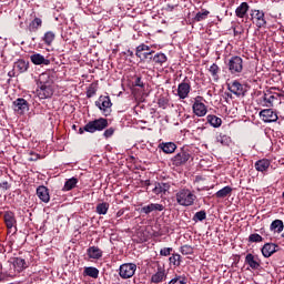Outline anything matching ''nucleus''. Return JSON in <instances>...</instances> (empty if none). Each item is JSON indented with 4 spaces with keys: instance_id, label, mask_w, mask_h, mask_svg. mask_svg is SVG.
Returning a JSON list of instances; mask_svg holds the SVG:
<instances>
[{
    "instance_id": "obj_1",
    "label": "nucleus",
    "mask_w": 284,
    "mask_h": 284,
    "mask_svg": "<svg viewBox=\"0 0 284 284\" xmlns=\"http://www.w3.org/2000/svg\"><path fill=\"white\" fill-rule=\"evenodd\" d=\"M176 202L179 205L183 207H190V205H194V201H196V195L192 193L189 189H181L175 194Z\"/></svg>"
},
{
    "instance_id": "obj_20",
    "label": "nucleus",
    "mask_w": 284,
    "mask_h": 284,
    "mask_svg": "<svg viewBox=\"0 0 284 284\" xmlns=\"http://www.w3.org/2000/svg\"><path fill=\"white\" fill-rule=\"evenodd\" d=\"M169 191H170V183H163V182L156 183L153 189V193L158 195L168 194Z\"/></svg>"
},
{
    "instance_id": "obj_17",
    "label": "nucleus",
    "mask_w": 284,
    "mask_h": 284,
    "mask_svg": "<svg viewBox=\"0 0 284 284\" xmlns=\"http://www.w3.org/2000/svg\"><path fill=\"white\" fill-rule=\"evenodd\" d=\"M6 226L9 230H12L17 225V217L14 216V213L12 211H7L3 215Z\"/></svg>"
},
{
    "instance_id": "obj_40",
    "label": "nucleus",
    "mask_w": 284,
    "mask_h": 284,
    "mask_svg": "<svg viewBox=\"0 0 284 284\" xmlns=\"http://www.w3.org/2000/svg\"><path fill=\"white\" fill-rule=\"evenodd\" d=\"M152 59L154 63H158L159 65H163V63L168 61V57L165 55V53H158Z\"/></svg>"
},
{
    "instance_id": "obj_21",
    "label": "nucleus",
    "mask_w": 284,
    "mask_h": 284,
    "mask_svg": "<svg viewBox=\"0 0 284 284\" xmlns=\"http://www.w3.org/2000/svg\"><path fill=\"white\" fill-rule=\"evenodd\" d=\"M13 68L18 72H20V74H23V72H28V69L30 68V62L26 60H18L17 62H14Z\"/></svg>"
},
{
    "instance_id": "obj_35",
    "label": "nucleus",
    "mask_w": 284,
    "mask_h": 284,
    "mask_svg": "<svg viewBox=\"0 0 284 284\" xmlns=\"http://www.w3.org/2000/svg\"><path fill=\"white\" fill-rule=\"evenodd\" d=\"M230 194H232L231 186H224L222 190L215 193V196L216 199H225L226 196H230Z\"/></svg>"
},
{
    "instance_id": "obj_52",
    "label": "nucleus",
    "mask_w": 284,
    "mask_h": 284,
    "mask_svg": "<svg viewBox=\"0 0 284 284\" xmlns=\"http://www.w3.org/2000/svg\"><path fill=\"white\" fill-rule=\"evenodd\" d=\"M0 187H1L2 190H10V185L8 184V182H2V183H0Z\"/></svg>"
},
{
    "instance_id": "obj_9",
    "label": "nucleus",
    "mask_w": 284,
    "mask_h": 284,
    "mask_svg": "<svg viewBox=\"0 0 284 284\" xmlns=\"http://www.w3.org/2000/svg\"><path fill=\"white\" fill-rule=\"evenodd\" d=\"M260 116L264 123H274L278 121V115L272 109H264L260 112Z\"/></svg>"
},
{
    "instance_id": "obj_39",
    "label": "nucleus",
    "mask_w": 284,
    "mask_h": 284,
    "mask_svg": "<svg viewBox=\"0 0 284 284\" xmlns=\"http://www.w3.org/2000/svg\"><path fill=\"white\" fill-rule=\"evenodd\" d=\"M55 34L52 31H48L44 33L43 41L45 45H52V41H54Z\"/></svg>"
},
{
    "instance_id": "obj_19",
    "label": "nucleus",
    "mask_w": 284,
    "mask_h": 284,
    "mask_svg": "<svg viewBox=\"0 0 284 284\" xmlns=\"http://www.w3.org/2000/svg\"><path fill=\"white\" fill-rule=\"evenodd\" d=\"M30 59L34 65H50V60L45 59V57L41 55V53H34L30 57Z\"/></svg>"
},
{
    "instance_id": "obj_30",
    "label": "nucleus",
    "mask_w": 284,
    "mask_h": 284,
    "mask_svg": "<svg viewBox=\"0 0 284 284\" xmlns=\"http://www.w3.org/2000/svg\"><path fill=\"white\" fill-rule=\"evenodd\" d=\"M268 169H270L268 160L263 159L255 162V170H257V172H266V170Z\"/></svg>"
},
{
    "instance_id": "obj_51",
    "label": "nucleus",
    "mask_w": 284,
    "mask_h": 284,
    "mask_svg": "<svg viewBox=\"0 0 284 284\" xmlns=\"http://www.w3.org/2000/svg\"><path fill=\"white\" fill-rule=\"evenodd\" d=\"M134 85L136 88H143L144 87L143 81L141 80V77L135 78Z\"/></svg>"
},
{
    "instance_id": "obj_42",
    "label": "nucleus",
    "mask_w": 284,
    "mask_h": 284,
    "mask_svg": "<svg viewBox=\"0 0 284 284\" xmlns=\"http://www.w3.org/2000/svg\"><path fill=\"white\" fill-rule=\"evenodd\" d=\"M169 284H187V278L181 276V275H175Z\"/></svg>"
},
{
    "instance_id": "obj_41",
    "label": "nucleus",
    "mask_w": 284,
    "mask_h": 284,
    "mask_svg": "<svg viewBox=\"0 0 284 284\" xmlns=\"http://www.w3.org/2000/svg\"><path fill=\"white\" fill-rule=\"evenodd\" d=\"M169 261L170 263H172V265H175V267H179V265H181V255L179 253H174L169 258Z\"/></svg>"
},
{
    "instance_id": "obj_22",
    "label": "nucleus",
    "mask_w": 284,
    "mask_h": 284,
    "mask_svg": "<svg viewBox=\"0 0 284 284\" xmlns=\"http://www.w3.org/2000/svg\"><path fill=\"white\" fill-rule=\"evenodd\" d=\"M250 10V4L247 2H242L235 10L236 17L239 19H244L245 16L247 14V11Z\"/></svg>"
},
{
    "instance_id": "obj_26",
    "label": "nucleus",
    "mask_w": 284,
    "mask_h": 284,
    "mask_svg": "<svg viewBox=\"0 0 284 284\" xmlns=\"http://www.w3.org/2000/svg\"><path fill=\"white\" fill-rule=\"evenodd\" d=\"M163 281H165V270L158 268V272L151 277V283H163Z\"/></svg>"
},
{
    "instance_id": "obj_27",
    "label": "nucleus",
    "mask_w": 284,
    "mask_h": 284,
    "mask_svg": "<svg viewBox=\"0 0 284 284\" xmlns=\"http://www.w3.org/2000/svg\"><path fill=\"white\" fill-rule=\"evenodd\" d=\"M206 121L207 123H210V125H212V128H221V125L223 124V120L221 118L212 114H209L206 116Z\"/></svg>"
},
{
    "instance_id": "obj_33",
    "label": "nucleus",
    "mask_w": 284,
    "mask_h": 284,
    "mask_svg": "<svg viewBox=\"0 0 284 284\" xmlns=\"http://www.w3.org/2000/svg\"><path fill=\"white\" fill-rule=\"evenodd\" d=\"M77 183H79V180L77 178H71L67 180L63 186V191L70 192V190H74V187H77Z\"/></svg>"
},
{
    "instance_id": "obj_23",
    "label": "nucleus",
    "mask_w": 284,
    "mask_h": 284,
    "mask_svg": "<svg viewBox=\"0 0 284 284\" xmlns=\"http://www.w3.org/2000/svg\"><path fill=\"white\" fill-rule=\"evenodd\" d=\"M87 254L89 258H95L99 260L101 256H103V251L99 248L98 246H90L87 251Z\"/></svg>"
},
{
    "instance_id": "obj_13",
    "label": "nucleus",
    "mask_w": 284,
    "mask_h": 284,
    "mask_svg": "<svg viewBox=\"0 0 284 284\" xmlns=\"http://www.w3.org/2000/svg\"><path fill=\"white\" fill-rule=\"evenodd\" d=\"M227 88L232 94H235V97H245V91L243 90V84H241V82L233 81L227 84Z\"/></svg>"
},
{
    "instance_id": "obj_53",
    "label": "nucleus",
    "mask_w": 284,
    "mask_h": 284,
    "mask_svg": "<svg viewBox=\"0 0 284 284\" xmlns=\"http://www.w3.org/2000/svg\"><path fill=\"white\" fill-rule=\"evenodd\" d=\"M128 54H129V57H134V51L128 50Z\"/></svg>"
},
{
    "instance_id": "obj_28",
    "label": "nucleus",
    "mask_w": 284,
    "mask_h": 284,
    "mask_svg": "<svg viewBox=\"0 0 284 284\" xmlns=\"http://www.w3.org/2000/svg\"><path fill=\"white\" fill-rule=\"evenodd\" d=\"M263 101H264L266 108H272L274 105V101H276V95H274V93L268 91V92L264 93Z\"/></svg>"
},
{
    "instance_id": "obj_25",
    "label": "nucleus",
    "mask_w": 284,
    "mask_h": 284,
    "mask_svg": "<svg viewBox=\"0 0 284 284\" xmlns=\"http://www.w3.org/2000/svg\"><path fill=\"white\" fill-rule=\"evenodd\" d=\"M245 263H247V265H250L252 270H258V267H261V264L258 263V261H256V257H254L252 253H248L246 255Z\"/></svg>"
},
{
    "instance_id": "obj_10",
    "label": "nucleus",
    "mask_w": 284,
    "mask_h": 284,
    "mask_svg": "<svg viewBox=\"0 0 284 284\" xmlns=\"http://www.w3.org/2000/svg\"><path fill=\"white\" fill-rule=\"evenodd\" d=\"M191 156L190 151L182 150L172 159L173 165H176L178 168L179 165H184V163L190 161Z\"/></svg>"
},
{
    "instance_id": "obj_47",
    "label": "nucleus",
    "mask_w": 284,
    "mask_h": 284,
    "mask_svg": "<svg viewBox=\"0 0 284 284\" xmlns=\"http://www.w3.org/2000/svg\"><path fill=\"white\" fill-rule=\"evenodd\" d=\"M193 252H194V250L190 245H184L181 247V254H183L184 256H187V255L192 254Z\"/></svg>"
},
{
    "instance_id": "obj_31",
    "label": "nucleus",
    "mask_w": 284,
    "mask_h": 284,
    "mask_svg": "<svg viewBox=\"0 0 284 284\" xmlns=\"http://www.w3.org/2000/svg\"><path fill=\"white\" fill-rule=\"evenodd\" d=\"M38 85H52V78H50V73L40 74Z\"/></svg>"
},
{
    "instance_id": "obj_34",
    "label": "nucleus",
    "mask_w": 284,
    "mask_h": 284,
    "mask_svg": "<svg viewBox=\"0 0 284 284\" xmlns=\"http://www.w3.org/2000/svg\"><path fill=\"white\" fill-rule=\"evenodd\" d=\"M84 276H90L91 278H99V268L92 266L85 267Z\"/></svg>"
},
{
    "instance_id": "obj_38",
    "label": "nucleus",
    "mask_w": 284,
    "mask_h": 284,
    "mask_svg": "<svg viewBox=\"0 0 284 284\" xmlns=\"http://www.w3.org/2000/svg\"><path fill=\"white\" fill-rule=\"evenodd\" d=\"M108 210H110V204L103 202L97 205V213L105 215L108 214Z\"/></svg>"
},
{
    "instance_id": "obj_11",
    "label": "nucleus",
    "mask_w": 284,
    "mask_h": 284,
    "mask_svg": "<svg viewBox=\"0 0 284 284\" xmlns=\"http://www.w3.org/2000/svg\"><path fill=\"white\" fill-rule=\"evenodd\" d=\"M28 101L23 98H18L12 102V109L18 114H23L26 111H28Z\"/></svg>"
},
{
    "instance_id": "obj_18",
    "label": "nucleus",
    "mask_w": 284,
    "mask_h": 284,
    "mask_svg": "<svg viewBox=\"0 0 284 284\" xmlns=\"http://www.w3.org/2000/svg\"><path fill=\"white\" fill-rule=\"evenodd\" d=\"M277 248H278V245H276L274 243H266L262 247V254L265 258H270V256H272V254H275Z\"/></svg>"
},
{
    "instance_id": "obj_24",
    "label": "nucleus",
    "mask_w": 284,
    "mask_h": 284,
    "mask_svg": "<svg viewBox=\"0 0 284 284\" xmlns=\"http://www.w3.org/2000/svg\"><path fill=\"white\" fill-rule=\"evenodd\" d=\"M160 148L165 154H174L176 152V144L173 142L162 143Z\"/></svg>"
},
{
    "instance_id": "obj_36",
    "label": "nucleus",
    "mask_w": 284,
    "mask_h": 284,
    "mask_svg": "<svg viewBox=\"0 0 284 284\" xmlns=\"http://www.w3.org/2000/svg\"><path fill=\"white\" fill-rule=\"evenodd\" d=\"M209 72L211 73V75L213 77L214 81H219V72H221V68H219V64L213 63L210 69Z\"/></svg>"
},
{
    "instance_id": "obj_54",
    "label": "nucleus",
    "mask_w": 284,
    "mask_h": 284,
    "mask_svg": "<svg viewBox=\"0 0 284 284\" xmlns=\"http://www.w3.org/2000/svg\"><path fill=\"white\" fill-rule=\"evenodd\" d=\"M83 132H85V126L79 129V134H83Z\"/></svg>"
},
{
    "instance_id": "obj_7",
    "label": "nucleus",
    "mask_w": 284,
    "mask_h": 284,
    "mask_svg": "<svg viewBox=\"0 0 284 284\" xmlns=\"http://www.w3.org/2000/svg\"><path fill=\"white\" fill-rule=\"evenodd\" d=\"M251 21L255 23L256 28H265V26H267L265 12L261 10H251Z\"/></svg>"
},
{
    "instance_id": "obj_29",
    "label": "nucleus",
    "mask_w": 284,
    "mask_h": 284,
    "mask_svg": "<svg viewBox=\"0 0 284 284\" xmlns=\"http://www.w3.org/2000/svg\"><path fill=\"white\" fill-rule=\"evenodd\" d=\"M13 267H14V270H17V272H23V270H26V267H28V264L26 263V260H23L21 257H16L13 260Z\"/></svg>"
},
{
    "instance_id": "obj_14",
    "label": "nucleus",
    "mask_w": 284,
    "mask_h": 284,
    "mask_svg": "<svg viewBox=\"0 0 284 284\" xmlns=\"http://www.w3.org/2000/svg\"><path fill=\"white\" fill-rule=\"evenodd\" d=\"M192 90V85L187 82H182L178 85V97L180 99H187L190 97V91Z\"/></svg>"
},
{
    "instance_id": "obj_44",
    "label": "nucleus",
    "mask_w": 284,
    "mask_h": 284,
    "mask_svg": "<svg viewBox=\"0 0 284 284\" xmlns=\"http://www.w3.org/2000/svg\"><path fill=\"white\" fill-rule=\"evenodd\" d=\"M210 14V11L203 10L196 13L195 21H205L207 19V16Z\"/></svg>"
},
{
    "instance_id": "obj_37",
    "label": "nucleus",
    "mask_w": 284,
    "mask_h": 284,
    "mask_svg": "<svg viewBox=\"0 0 284 284\" xmlns=\"http://www.w3.org/2000/svg\"><path fill=\"white\" fill-rule=\"evenodd\" d=\"M216 142L221 143V145H230L232 143V139L229 135L220 134L216 136Z\"/></svg>"
},
{
    "instance_id": "obj_3",
    "label": "nucleus",
    "mask_w": 284,
    "mask_h": 284,
    "mask_svg": "<svg viewBox=\"0 0 284 284\" xmlns=\"http://www.w3.org/2000/svg\"><path fill=\"white\" fill-rule=\"evenodd\" d=\"M229 72L239 77L243 72V58L234 55L226 63Z\"/></svg>"
},
{
    "instance_id": "obj_45",
    "label": "nucleus",
    "mask_w": 284,
    "mask_h": 284,
    "mask_svg": "<svg viewBox=\"0 0 284 284\" xmlns=\"http://www.w3.org/2000/svg\"><path fill=\"white\" fill-rule=\"evenodd\" d=\"M43 21L40 18H34L30 23L31 30H39L41 28Z\"/></svg>"
},
{
    "instance_id": "obj_16",
    "label": "nucleus",
    "mask_w": 284,
    "mask_h": 284,
    "mask_svg": "<svg viewBox=\"0 0 284 284\" xmlns=\"http://www.w3.org/2000/svg\"><path fill=\"white\" fill-rule=\"evenodd\" d=\"M165 210V206L163 204H154L151 203L149 205H145L141 209L142 214H151V212H163Z\"/></svg>"
},
{
    "instance_id": "obj_15",
    "label": "nucleus",
    "mask_w": 284,
    "mask_h": 284,
    "mask_svg": "<svg viewBox=\"0 0 284 284\" xmlns=\"http://www.w3.org/2000/svg\"><path fill=\"white\" fill-rule=\"evenodd\" d=\"M37 196L42 201V203H50V190L44 185L38 186Z\"/></svg>"
},
{
    "instance_id": "obj_48",
    "label": "nucleus",
    "mask_w": 284,
    "mask_h": 284,
    "mask_svg": "<svg viewBox=\"0 0 284 284\" xmlns=\"http://www.w3.org/2000/svg\"><path fill=\"white\" fill-rule=\"evenodd\" d=\"M174 248L172 247H164L160 251V255L161 256H170V254H172Z\"/></svg>"
},
{
    "instance_id": "obj_5",
    "label": "nucleus",
    "mask_w": 284,
    "mask_h": 284,
    "mask_svg": "<svg viewBox=\"0 0 284 284\" xmlns=\"http://www.w3.org/2000/svg\"><path fill=\"white\" fill-rule=\"evenodd\" d=\"M154 50L150 48V45L146 44H140L136 47L135 57L138 59H141V61H152V53Z\"/></svg>"
},
{
    "instance_id": "obj_55",
    "label": "nucleus",
    "mask_w": 284,
    "mask_h": 284,
    "mask_svg": "<svg viewBox=\"0 0 284 284\" xmlns=\"http://www.w3.org/2000/svg\"><path fill=\"white\" fill-rule=\"evenodd\" d=\"M166 11L170 12V4L166 6Z\"/></svg>"
},
{
    "instance_id": "obj_32",
    "label": "nucleus",
    "mask_w": 284,
    "mask_h": 284,
    "mask_svg": "<svg viewBox=\"0 0 284 284\" xmlns=\"http://www.w3.org/2000/svg\"><path fill=\"white\" fill-rule=\"evenodd\" d=\"M283 229L284 224L281 220H274L270 226L271 232H277V234H281V232H283Z\"/></svg>"
},
{
    "instance_id": "obj_8",
    "label": "nucleus",
    "mask_w": 284,
    "mask_h": 284,
    "mask_svg": "<svg viewBox=\"0 0 284 284\" xmlns=\"http://www.w3.org/2000/svg\"><path fill=\"white\" fill-rule=\"evenodd\" d=\"M136 272V264L134 263H126V264H122L120 266V276L121 278H132V276H134Z\"/></svg>"
},
{
    "instance_id": "obj_2",
    "label": "nucleus",
    "mask_w": 284,
    "mask_h": 284,
    "mask_svg": "<svg viewBox=\"0 0 284 284\" xmlns=\"http://www.w3.org/2000/svg\"><path fill=\"white\" fill-rule=\"evenodd\" d=\"M108 128V119L100 118L93 121H90L84 125L85 132H89L90 134H94V132H103Z\"/></svg>"
},
{
    "instance_id": "obj_50",
    "label": "nucleus",
    "mask_w": 284,
    "mask_h": 284,
    "mask_svg": "<svg viewBox=\"0 0 284 284\" xmlns=\"http://www.w3.org/2000/svg\"><path fill=\"white\" fill-rule=\"evenodd\" d=\"M94 94H97V88L90 87L89 90L87 91L88 98L90 99V98L94 97Z\"/></svg>"
},
{
    "instance_id": "obj_49",
    "label": "nucleus",
    "mask_w": 284,
    "mask_h": 284,
    "mask_svg": "<svg viewBox=\"0 0 284 284\" xmlns=\"http://www.w3.org/2000/svg\"><path fill=\"white\" fill-rule=\"evenodd\" d=\"M115 132L114 128H109L104 131L103 136L104 139H110V136H112Z\"/></svg>"
},
{
    "instance_id": "obj_6",
    "label": "nucleus",
    "mask_w": 284,
    "mask_h": 284,
    "mask_svg": "<svg viewBox=\"0 0 284 284\" xmlns=\"http://www.w3.org/2000/svg\"><path fill=\"white\" fill-rule=\"evenodd\" d=\"M201 101H203V97L201 95H197L194 99L192 110L195 116H205V114H207V106L205 105V103H202Z\"/></svg>"
},
{
    "instance_id": "obj_4",
    "label": "nucleus",
    "mask_w": 284,
    "mask_h": 284,
    "mask_svg": "<svg viewBox=\"0 0 284 284\" xmlns=\"http://www.w3.org/2000/svg\"><path fill=\"white\" fill-rule=\"evenodd\" d=\"M97 108L101 110L102 114L104 116L110 115V108H112V100H110V97L108 95H101L98 101H95Z\"/></svg>"
},
{
    "instance_id": "obj_12",
    "label": "nucleus",
    "mask_w": 284,
    "mask_h": 284,
    "mask_svg": "<svg viewBox=\"0 0 284 284\" xmlns=\"http://www.w3.org/2000/svg\"><path fill=\"white\" fill-rule=\"evenodd\" d=\"M38 97L39 99H50L54 91L52 90V84L38 85Z\"/></svg>"
},
{
    "instance_id": "obj_46",
    "label": "nucleus",
    "mask_w": 284,
    "mask_h": 284,
    "mask_svg": "<svg viewBox=\"0 0 284 284\" xmlns=\"http://www.w3.org/2000/svg\"><path fill=\"white\" fill-rule=\"evenodd\" d=\"M248 242L250 243H261V242H263V236H261L257 233H253L248 236Z\"/></svg>"
},
{
    "instance_id": "obj_43",
    "label": "nucleus",
    "mask_w": 284,
    "mask_h": 284,
    "mask_svg": "<svg viewBox=\"0 0 284 284\" xmlns=\"http://www.w3.org/2000/svg\"><path fill=\"white\" fill-rule=\"evenodd\" d=\"M205 219H207V213H205V211H199L193 216V221H195V223L197 221H205Z\"/></svg>"
}]
</instances>
